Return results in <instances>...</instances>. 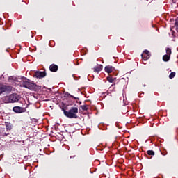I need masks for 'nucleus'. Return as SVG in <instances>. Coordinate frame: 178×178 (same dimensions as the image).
Returning a JSON list of instances; mask_svg holds the SVG:
<instances>
[{"label": "nucleus", "mask_w": 178, "mask_h": 178, "mask_svg": "<svg viewBox=\"0 0 178 178\" xmlns=\"http://www.w3.org/2000/svg\"><path fill=\"white\" fill-rule=\"evenodd\" d=\"M63 113L65 116L69 118V119H77L79 115V108L77 107H72L68 111L63 108Z\"/></svg>", "instance_id": "1"}, {"label": "nucleus", "mask_w": 178, "mask_h": 178, "mask_svg": "<svg viewBox=\"0 0 178 178\" xmlns=\"http://www.w3.org/2000/svg\"><path fill=\"white\" fill-rule=\"evenodd\" d=\"M22 87H25V88H29V90H35V87L37 86L31 82L28 81H23L22 82Z\"/></svg>", "instance_id": "2"}, {"label": "nucleus", "mask_w": 178, "mask_h": 178, "mask_svg": "<svg viewBox=\"0 0 178 178\" xmlns=\"http://www.w3.org/2000/svg\"><path fill=\"white\" fill-rule=\"evenodd\" d=\"M9 90H10L9 86L0 83V95H2L4 92H8Z\"/></svg>", "instance_id": "3"}, {"label": "nucleus", "mask_w": 178, "mask_h": 178, "mask_svg": "<svg viewBox=\"0 0 178 178\" xmlns=\"http://www.w3.org/2000/svg\"><path fill=\"white\" fill-rule=\"evenodd\" d=\"M7 99H8V102H17L19 101V99L17 98V96L16 95H10V96L7 97Z\"/></svg>", "instance_id": "4"}, {"label": "nucleus", "mask_w": 178, "mask_h": 178, "mask_svg": "<svg viewBox=\"0 0 178 178\" xmlns=\"http://www.w3.org/2000/svg\"><path fill=\"white\" fill-rule=\"evenodd\" d=\"M141 56L143 60H148V59H149V51L148 50H145Z\"/></svg>", "instance_id": "5"}, {"label": "nucleus", "mask_w": 178, "mask_h": 178, "mask_svg": "<svg viewBox=\"0 0 178 178\" xmlns=\"http://www.w3.org/2000/svg\"><path fill=\"white\" fill-rule=\"evenodd\" d=\"M47 76V74H45V72H40L38 71L35 72V76L37 79H42V77H45Z\"/></svg>", "instance_id": "6"}, {"label": "nucleus", "mask_w": 178, "mask_h": 178, "mask_svg": "<svg viewBox=\"0 0 178 178\" xmlns=\"http://www.w3.org/2000/svg\"><path fill=\"white\" fill-rule=\"evenodd\" d=\"M104 70L106 73L111 74V73H112L115 70V67L111 65H107L105 67Z\"/></svg>", "instance_id": "7"}, {"label": "nucleus", "mask_w": 178, "mask_h": 178, "mask_svg": "<svg viewBox=\"0 0 178 178\" xmlns=\"http://www.w3.org/2000/svg\"><path fill=\"white\" fill-rule=\"evenodd\" d=\"M13 111L15 112V113H22L23 112V108L20 106L13 107Z\"/></svg>", "instance_id": "8"}, {"label": "nucleus", "mask_w": 178, "mask_h": 178, "mask_svg": "<svg viewBox=\"0 0 178 178\" xmlns=\"http://www.w3.org/2000/svg\"><path fill=\"white\" fill-rule=\"evenodd\" d=\"M49 70L50 72H58V65L55 64H51L49 66Z\"/></svg>", "instance_id": "9"}, {"label": "nucleus", "mask_w": 178, "mask_h": 178, "mask_svg": "<svg viewBox=\"0 0 178 178\" xmlns=\"http://www.w3.org/2000/svg\"><path fill=\"white\" fill-rule=\"evenodd\" d=\"M102 70V65H97L94 67V72L95 73H99Z\"/></svg>", "instance_id": "10"}, {"label": "nucleus", "mask_w": 178, "mask_h": 178, "mask_svg": "<svg viewBox=\"0 0 178 178\" xmlns=\"http://www.w3.org/2000/svg\"><path fill=\"white\" fill-rule=\"evenodd\" d=\"M106 80L108 81L109 83H115V81H116V78H113L112 76L109 75L107 76Z\"/></svg>", "instance_id": "11"}, {"label": "nucleus", "mask_w": 178, "mask_h": 178, "mask_svg": "<svg viewBox=\"0 0 178 178\" xmlns=\"http://www.w3.org/2000/svg\"><path fill=\"white\" fill-rule=\"evenodd\" d=\"M170 60V56H168V54H165L163 56V60L164 62H169Z\"/></svg>", "instance_id": "12"}, {"label": "nucleus", "mask_w": 178, "mask_h": 178, "mask_svg": "<svg viewBox=\"0 0 178 178\" xmlns=\"http://www.w3.org/2000/svg\"><path fill=\"white\" fill-rule=\"evenodd\" d=\"M165 51H166L165 55H168V56H170V55H172V49L170 48L167 47Z\"/></svg>", "instance_id": "13"}, {"label": "nucleus", "mask_w": 178, "mask_h": 178, "mask_svg": "<svg viewBox=\"0 0 178 178\" xmlns=\"http://www.w3.org/2000/svg\"><path fill=\"white\" fill-rule=\"evenodd\" d=\"M147 155H149V156L155 155V152L153 150H148L147 152Z\"/></svg>", "instance_id": "14"}, {"label": "nucleus", "mask_w": 178, "mask_h": 178, "mask_svg": "<svg viewBox=\"0 0 178 178\" xmlns=\"http://www.w3.org/2000/svg\"><path fill=\"white\" fill-rule=\"evenodd\" d=\"M175 27L176 31L178 33V18H177L175 20Z\"/></svg>", "instance_id": "15"}, {"label": "nucleus", "mask_w": 178, "mask_h": 178, "mask_svg": "<svg viewBox=\"0 0 178 178\" xmlns=\"http://www.w3.org/2000/svg\"><path fill=\"white\" fill-rule=\"evenodd\" d=\"M175 76H176V72H171L169 75V79H173L175 77Z\"/></svg>", "instance_id": "16"}, {"label": "nucleus", "mask_w": 178, "mask_h": 178, "mask_svg": "<svg viewBox=\"0 0 178 178\" xmlns=\"http://www.w3.org/2000/svg\"><path fill=\"white\" fill-rule=\"evenodd\" d=\"M81 109L83 111H87V109H88V107L87 106V105H83V106H81Z\"/></svg>", "instance_id": "17"}, {"label": "nucleus", "mask_w": 178, "mask_h": 178, "mask_svg": "<svg viewBox=\"0 0 178 178\" xmlns=\"http://www.w3.org/2000/svg\"><path fill=\"white\" fill-rule=\"evenodd\" d=\"M7 131H9L10 130H12V127L10 125H6V126Z\"/></svg>", "instance_id": "18"}, {"label": "nucleus", "mask_w": 178, "mask_h": 178, "mask_svg": "<svg viewBox=\"0 0 178 178\" xmlns=\"http://www.w3.org/2000/svg\"><path fill=\"white\" fill-rule=\"evenodd\" d=\"M8 134H9V133H7V134H6V133H3V136H8Z\"/></svg>", "instance_id": "19"}, {"label": "nucleus", "mask_w": 178, "mask_h": 178, "mask_svg": "<svg viewBox=\"0 0 178 178\" xmlns=\"http://www.w3.org/2000/svg\"><path fill=\"white\" fill-rule=\"evenodd\" d=\"M162 155H166V154H163V153H162Z\"/></svg>", "instance_id": "20"}]
</instances>
